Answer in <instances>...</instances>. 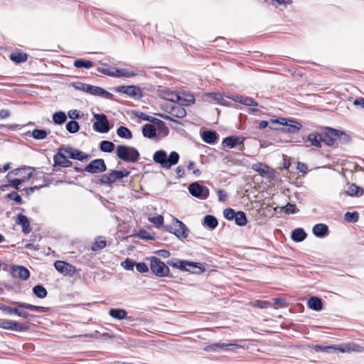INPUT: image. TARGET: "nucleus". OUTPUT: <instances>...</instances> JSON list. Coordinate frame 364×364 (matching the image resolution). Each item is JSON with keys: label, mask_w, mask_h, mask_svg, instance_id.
<instances>
[{"label": "nucleus", "mask_w": 364, "mask_h": 364, "mask_svg": "<svg viewBox=\"0 0 364 364\" xmlns=\"http://www.w3.org/2000/svg\"><path fill=\"white\" fill-rule=\"evenodd\" d=\"M180 156L176 151H172L167 155L166 151L158 150L153 154V161L165 169H170L173 166L178 163Z\"/></svg>", "instance_id": "nucleus-1"}, {"label": "nucleus", "mask_w": 364, "mask_h": 364, "mask_svg": "<svg viewBox=\"0 0 364 364\" xmlns=\"http://www.w3.org/2000/svg\"><path fill=\"white\" fill-rule=\"evenodd\" d=\"M116 155L120 160L127 163H135L140 158V154L135 147L127 145H118Z\"/></svg>", "instance_id": "nucleus-2"}, {"label": "nucleus", "mask_w": 364, "mask_h": 364, "mask_svg": "<svg viewBox=\"0 0 364 364\" xmlns=\"http://www.w3.org/2000/svg\"><path fill=\"white\" fill-rule=\"evenodd\" d=\"M150 261V270L151 273L158 277L173 278V275L170 273L169 265L165 263L159 257L151 256L149 258Z\"/></svg>", "instance_id": "nucleus-3"}, {"label": "nucleus", "mask_w": 364, "mask_h": 364, "mask_svg": "<svg viewBox=\"0 0 364 364\" xmlns=\"http://www.w3.org/2000/svg\"><path fill=\"white\" fill-rule=\"evenodd\" d=\"M173 221L178 225V228H173L172 225H163V229L171 234H173L181 240L187 238L190 232L188 227L175 217H173Z\"/></svg>", "instance_id": "nucleus-4"}, {"label": "nucleus", "mask_w": 364, "mask_h": 364, "mask_svg": "<svg viewBox=\"0 0 364 364\" xmlns=\"http://www.w3.org/2000/svg\"><path fill=\"white\" fill-rule=\"evenodd\" d=\"M269 122L272 124L282 125V129L284 132L296 134L302 128V124L300 122L290 119L279 117L274 119H271Z\"/></svg>", "instance_id": "nucleus-5"}, {"label": "nucleus", "mask_w": 364, "mask_h": 364, "mask_svg": "<svg viewBox=\"0 0 364 364\" xmlns=\"http://www.w3.org/2000/svg\"><path fill=\"white\" fill-rule=\"evenodd\" d=\"M95 122L93 123V129L98 133H107L112 129V126L105 114H94Z\"/></svg>", "instance_id": "nucleus-6"}, {"label": "nucleus", "mask_w": 364, "mask_h": 364, "mask_svg": "<svg viewBox=\"0 0 364 364\" xmlns=\"http://www.w3.org/2000/svg\"><path fill=\"white\" fill-rule=\"evenodd\" d=\"M188 189L192 196L200 200H205L210 195V191L208 188L204 185H202L198 181L193 182L189 184Z\"/></svg>", "instance_id": "nucleus-7"}, {"label": "nucleus", "mask_w": 364, "mask_h": 364, "mask_svg": "<svg viewBox=\"0 0 364 364\" xmlns=\"http://www.w3.org/2000/svg\"><path fill=\"white\" fill-rule=\"evenodd\" d=\"M0 328L16 332H26L30 330V326L28 324L4 318H0Z\"/></svg>", "instance_id": "nucleus-8"}, {"label": "nucleus", "mask_w": 364, "mask_h": 364, "mask_svg": "<svg viewBox=\"0 0 364 364\" xmlns=\"http://www.w3.org/2000/svg\"><path fill=\"white\" fill-rule=\"evenodd\" d=\"M114 90L117 92L125 94L134 100H139L143 97L141 90L137 85H120L115 87Z\"/></svg>", "instance_id": "nucleus-9"}, {"label": "nucleus", "mask_w": 364, "mask_h": 364, "mask_svg": "<svg viewBox=\"0 0 364 364\" xmlns=\"http://www.w3.org/2000/svg\"><path fill=\"white\" fill-rule=\"evenodd\" d=\"M35 168L31 166H23L19 168H14L9 171L6 178H10L11 176H17L18 178L23 179V183L28 181L33 176Z\"/></svg>", "instance_id": "nucleus-10"}, {"label": "nucleus", "mask_w": 364, "mask_h": 364, "mask_svg": "<svg viewBox=\"0 0 364 364\" xmlns=\"http://www.w3.org/2000/svg\"><path fill=\"white\" fill-rule=\"evenodd\" d=\"M107 169V165L103 159H93L84 167L86 172L92 174L101 173L106 171Z\"/></svg>", "instance_id": "nucleus-11"}, {"label": "nucleus", "mask_w": 364, "mask_h": 364, "mask_svg": "<svg viewBox=\"0 0 364 364\" xmlns=\"http://www.w3.org/2000/svg\"><path fill=\"white\" fill-rule=\"evenodd\" d=\"M63 151L65 152V146L59 147L58 149V152L53 156V171H58L55 168L56 166L68 168L73 165V162L65 156Z\"/></svg>", "instance_id": "nucleus-12"}, {"label": "nucleus", "mask_w": 364, "mask_h": 364, "mask_svg": "<svg viewBox=\"0 0 364 364\" xmlns=\"http://www.w3.org/2000/svg\"><path fill=\"white\" fill-rule=\"evenodd\" d=\"M338 132L339 129L330 127H324L321 128L323 142L328 146H333L336 142Z\"/></svg>", "instance_id": "nucleus-13"}, {"label": "nucleus", "mask_w": 364, "mask_h": 364, "mask_svg": "<svg viewBox=\"0 0 364 364\" xmlns=\"http://www.w3.org/2000/svg\"><path fill=\"white\" fill-rule=\"evenodd\" d=\"M233 348H240V346L235 343H225L222 342H218L213 344L205 346L203 350L208 353H218L231 350Z\"/></svg>", "instance_id": "nucleus-14"}, {"label": "nucleus", "mask_w": 364, "mask_h": 364, "mask_svg": "<svg viewBox=\"0 0 364 364\" xmlns=\"http://www.w3.org/2000/svg\"><path fill=\"white\" fill-rule=\"evenodd\" d=\"M245 139L246 138L242 136L230 135L223 139L222 146L229 149H233L241 145L244 146Z\"/></svg>", "instance_id": "nucleus-15"}, {"label": "nucleus", "mask_w": 364, "mask_h": 364, "mask_svg": "<svg viewBox=\"0 0 364 364\" xmlns=\"http://www.w3.org/2000/svg\"><path fill=\"white\" fill-rule=\"evenodd\" d=\"M11 274L13 277L20 279L21 280H27L31 275L28 268L22 265L12 264L11 265Z\"/></svg>", "instance_id": "nucleus-16"}, {"label": "nucleus", "mask_w": 364, "mask_h": 364, "mask_svg": "<svg viewBox=\"0 0 364 364\" xmlns=\"http://www.w3.org/2000/svg\"><path fill=\"white\" fill-rule=\"evenodd\" d=\"M65 152L68 154L69 159L80 161H84L91 157L90 154L72 146L65 147Z\"/></svg>", "instance_id": "nucleus-17"}, {"label": "nucleus", "mask_w": 364, "mask_h": 364, "mask_svg": "<svg viewBox=\"0 0 364 364\" xmlns=\"http://www.w3.org/2000/svg\"><path fill=\"white\" fill-rule=\"evenodd\" d=\"M73 86L80 91L88 93L93 96H97L100 89L99 86L92 85L82 82H75L73 83Z\"/></svg>", "instance_id": "nucleus-18"}, {"label": "nucleus", "mask_w": 364, "mask_h": 364, "mask_svg": "<svg viewBox=\"0 0 364 364\" xmlns=\"http://www.w3.org/2000/svg\"><path fill=\"white\" fill-rule=\"evenodd\" d=\"M13 305H15L19 308L28 309L31 311H36L42 313H47L51 311V308L47 306H36L26 302L21 301H10Z\"/></svg>", "instance_id": "nucleus-19"}, {"label": "nucleus", "mask_w": 364, "mask_h": 364, "mask_svg": "<svg viewBox=\"0 0 364 364\" xmlns=\"http://www.w3.org/2000/svg\"><path fill=\"white\" fill-rule=\"evenodd\" d=\"M200 136L204 142L209 144H215L219 140V134L215 130L200 131Z\"/></svg>", "instance_id": "nucleus-20"}, {"label": "nucleus", "mask_w": 364, "mask_h": 364, "mask_svg": "<svg viewBox=\"0 0 364 364\" xmlns=\"http://www.w3.org/2000/svg\"><path fill=\"white\" fill-rule=\"evenodd\" d=\"M230 98L236 102L246 106H258V102L254 98L250 97L241 95H233L232 97H230Z\"/></svg>", "instance_id": "nucleus-21"}, {"label": "nucleus", "mask_w": 364, "mask_h": 364, "mask_svg": "<svg viewBox=\"0 0 364 364\" xmlns=\"http://www.w3.org/2000/svg\"><path fill=\"white\" fill-rule=\"evenodd\" d=\"M363 346L353 342L340 344L338 348V352L341 353L363 352Z\"/></svg>", "instance_id": "nucleus-22"}, {"label": "nucleus", "mask_w": 364, "mask_h": 364, "mask_svg": "<svg viewBox=\"0 0 364 364\" xmlns=\"http://www.w3.org/2000/svg\"><path fill=\"white\" fill-rule=\"evenodd\" d=\"M55 269L65 275L70 274L71 271L75 269L72 264L61 260H57L54 262Z\"/></svg>", "instance_id": "nucleus-23"}, {"label": "nucleus", "mask_w": 364, "mask_h": 364, "mask_svg": "<svg viewBox=\"0 0 364 364\" xmlns=\"http://www.w3.org/2000/svg\"><path fill=\"white\" fill-rule=\"evenodd\" d=\"M16 223L22 227V232L24 234H28L31 231L29 219L25 215L22 213L17 215Z\"/></svg>", "instance_id": "nucleus-24"}, {"label": "nucleus", "mask_w": 364, "mask_h": 364, "mask_svg": "<svg viewBox=\"0 0 364 364\" xmlns=\"http://www.w3.org/2000/svg\"><path fill=\"white\" fill-rule=\"evenodd\" d=\"M167 264L170 267L178 269L182 272H185L187 270V267L188 266V260L181 259L178 258L173 257L167 261Z\"/></svg>", "instance_id": "nucleus-25"}, {"label": "nucleus", "mask_w": 364, "mask_h": 364, "mask_svg": "<svg viewBox=\"0 0 364 364\" xmlns=\"http://www.w3.org/2000/svg\"><path fill=\"white\" fill-rule=\"evenodd\" d=\"M307 306L315 311H320L323 307V300L316 296H312L307 301Z\"/></svg>", "instance_id": "nucleus-26"}, {"label": "nucleus", "mask_w": 364, "mask_h": 364, "mask_svg": "<svg viewBox=\"0 0 364 364\" xmlns=\"http://www.w3.org/2000/svg\"><path fill=\"white\" fill-rule=\"evenodd\" d=\"M313 234L318 238H323L328 235V227L324 223L316 224L312 229Z\"/></svg>", "instance_id": "nucleus-27"}, {"label": "nucleus", "mask_w": 364, "mask_h": 364, "mask_svg": "<svg viewBox=\"0 0 364 364\" xmlns=\"http://www.w3.org/2000/svg\"><path fill=\"white\" fill-rule=\"evenodd\" d=\"M188 263L190 265L186 266L187 270L186 272H188L192 274H200L205 271V266L200 262L188 260Z\"/></svg>", "instance_id": "nucleus-28"}, {"label": "nucleus", "mask_w": 364, "mask_h": 364, "mask_svg": "<svg viewBox=\"0 0 364 364\" xmlns=\"http://www.w3.org/2000/svg\"><path fill=\"white\" fill-rule=\"evenodd\" d=\"M202 225L210 230H215L218 225V221L216 217L213 215H206L204 216Z\"/></svg>", "instance_id": "nucleus-29"}, {"label": "nucleus", "mask_w": 364, "mask_h": 364, "mask_svg": "<svg viewBox=\"0 0 364 364\" xmlns=\"http://www.w3.org/2000/svg\"><path fill=\"white\" fill-rule=\"evenodd\" d=\"M49 132H50L46 129L36 128L32 132H27L26 135L28 136H32L36 140H43L48 136Z\"/></svg>", "instance_id": "nucleus-30"}, {"label": "nucleus", "mask_w": 364, "mask_h": 364, "mask_svg": "<svg viewBox=\"0 0 364 364\" xmlns=\"http://www.w3.org/2000/svg\"><path fill=\"white\" fill-rule=\"evenodd\" d=\"M308 141L311 142V144L317 148L322 146L321 142H323L322 133L321 132H312L307 136Z\"/></svg>", "instance_id": "nucleus-31"}, {"label": "nucleus", "mask_w": 364, "mask_h": 364, "mask_svg": "<svg viewBox=\"0 0 364 364\" xmlns=\"http://www.w3.org/2000/svg\"><path fill=\"white\" fill-rule=\"evenodd\" d=\"M108 314L116 320H123L127 318V311L124 309L112 308L109 310Z\"/></svg>", "instance_id": "nucleus-32"}, {"label": "nucleus", "mask_w": 364, "mask_h": 364, "mask_svg": "<svg viewBox=\"0 0 364 364\" xmlns=\"http://www.w3.org/2000/svg\"><path fill=\"white\" fill-rule=\"evenodd\" d=\"M170 114L176 118H183L186 115V109L180 105L178 103L177 105H173L171 107V110L168 112Z\"/></svg>", "instance_id": "nucleus-33"}, {"label": "nucleus", "mask_w": 364, "mask_h": 364, "mask_svg": "<svg viewBox=\"0 0 364 364\" xmlns=\"http://www.w3.org/2000/svg\"><path fill=\"white\" fill-rule=\"evenodd\" d=\"M307 237V234L301 228H297L291 232V240L296 242L304 241Z\"/></svg>", "instance_id": "nucleus-34"}, {"label": "nucleus", "mask_w": 364, "mask_h": 364, "mask_svg": "<svg viewBox=\"0 0 364 364\" xmlns=\"http://www.w3.org/2000/svg\"><path fill=\"white\" fill-rule=\"evenodd\" d=\"M142 134L144 137L154 139L156 136V129L151 124H146L142 127Z\"/></svg>", "instance_id": "nucleus-35"}, {"label": "nucleus", "mask_w": 364, "mask_h": 364, "mask_svg": "<svg viewBox=\"0 0 364 364\" xmlns=\"http://www.w3.org/2000/svg\"><path fill=\"white\" fill-rule=\"evenodd\" d=\"M363 193L364 190L362 187L357 186L355 183H351L346 193L351 197H360L363 195Z\"/></svg>", "instance_id": "nucleus-36"}, {"label": "nucleus", "mask_w": 364, "mask_h": 364, "mask_svg": "<svg viewBox=\"0 0 364 364\" xmlns=\"http://www.w3.org/2000/svg\"><path fill=\"white\" fill-rule=\"evenodd\" d=\"M67 119L68 116L63 111L55 112L52 115L53 122L55 125H62L67 121Z\"/></svg>", "instance_id": "nucleus-37"}, {"label": "nucleus", "mask_w": 364, "mask_h": 364, "mask_svg": "<svg viewBox=\"0 0 364 364\" xmlns=\"http://www.w3.org/2000/svg\"><path fill=\"white\" fill-rule=\"evenodd\" d=\"M161 98L165 100L170 101L171 102L177 103L178 100H180V95L177 92L171 90L163 91L161 94Z\"/></svg>", "instance_id": "nucleus-38"}, {"label": "nucleus", "mask_w": 364, "mask_h": 364, "mask_svg": "<svg viewBox=\"0 0 364 364\" xmlns=\"http://www.w3.org/2000/svg\"><path fill=\"white\" fill-rule=\"evenodd\" d=\"M73 65L76 68L90 69L94 66V63L92 61L89 60L78 58L74 61Z\"/></svg>", "instance_id": "nucleus-39"}, {"label": "nucleus", "mask_w": 364, "mask_h": 364, "mask_svg": "<svg viewBox=\"0 0 364 364\" xmlns=\"http://www.w3.org/2000/svg\"><path fill=\"white\" fill-rule=\"evenodd\" d=\"M130 171L124 168L122 170H111V175L114 183L118 180H121L125 177L129 176Z\"/></svg>", "instance_id": "nucleus-40"}, {"label": "nucleus", "mask_w": 364, "mask_h": 364, "mask_svg": "<svg viewBox=\"0 0 364 364\" xmlns=\"http://www.w3.org/2000/svg\"><path fill=\"white\" fill-rule=\"evenodd\" d=\"M92 181L94 180L92 179ZM95 182L97 184H102V185H111L114 183L112 176L111 175V171L108 173H104L101 175L99 178H96Z\"/></svg>", "instance_id": "nucleus-41"}, {"label": "nucleus", "mask_w": 364, "mask_h": 364, "mask_svg": "<svg viewBox=\"0 0 364 364\" xmlns=\"http://www.w3.org/2000/svg\"><path fill=\"white\" fill-rule=\"evenodd\" d=\"M33 294L38 299H44L48 295L46 289L42 284H36L32 289Z\"/></svg>", "instance_id": "nucleus-42"}, {"label": "nucleus", "mask_w": 364, "mask_h": 364, "mask_svg": "<svg viewBox=\"0 0 364 364\" xmlns=\"http://www.w3.org/2000/svg\"><path fill=\"white\" fill-rule=\"evenodd\" d=\"M233 220L235 221V223L238 226H245L247 223L246 214L242 210L237 211Z\"/></svg>", "instance_id": "nucleus-43"}, {"label": "nucleus", "mask_w": 364, "mask_h": 364, "mask_svg": "<svg viewBox=\"0 0 364 364\" xmlns=\"http://www.w3.org/2000/svg\"><path fill=\"white\" fill-rule=\"evenodd\" d=\"M10 59L13 62L18 64V63L26 62L28 59V55L26 53H21V52L11 53L10 55Z\"/></svg>", "instance_id": "nucleus-44"}, {"label": "nucleus", "mask_w": 364, "mask_h": 364, "mask_svg": "<svg viewBox=\"0 0 364 364\" xmlns=\"http://www.w3.org/2000/svg\"><path fill=\"white\" fill-rule=\"evenodd\" d=\"M117 134L122 139H130L132 138V132L124 126H120L117 129Z\"/></svg>", "instance_id": "nucleus-45"}, {"label": "nucleus", "mask_w": 364, "mask_h": 364, "mask_svg": "<svg viewBox=\"0 0 364 364\" xmlns=\"http://www.w3.org/2000/svg\"><path fill=\"white\" fill-rule=\"evenodd\" d=\"M114 144L110 141L102 140L100 143V149L102 152L111 153L114 151Z\"/></svg>", "instance_id": "nucleus-46"}, {"label": "nucleus", "mask_w": 364, "mask_h": 364, "mask_svg": "<svg viewBox=\"0 0 364 364\" xmlns=\"http://www.w3.org/2000/svg\"><path fill=\"white\" fill-rule=\"evenodd\" d=\"M351 141V137L349 134H346L345 132L339 130L338 137L336 139L337 144H348Z\"/></svg>", "instance_id": "nucleus-47"}, {"label": "nucleus", "mask_w": 364, "mask_h": 364, "mask_svg": "<svg viewBox=\"0 0 364 364\" xmlns=\"http://www.w3.org/2000/svg\"><path fill=\"white\" fill-rule=\"evenodd\" d=\"M102 236H99L97 237L96 241L92 245L91 250L93 252H97L99 250H102L107 245V242L105 240H102Z\"/></svg>", "instance_id": "nucleus-48"}, {"label": "nucleus", "mask_w": 364, "mask_h": 364, "mask_svg": "<svg viewBox=\"0 0 364 364\" xmlns=\"http://www.w3.org/2000/svg\"><path fill=\"white\" fill-rule=\"evenodd\" d=\"M65 129L70 134H75L79 132L80 127L77 121L70 120L67 122Z\"/></svg>", "instance_id": "nucleus-49"}, {"label": "nucleus", "mask_w": 364, "mask_h": 364, "mask_svg": "<svg viewBox=\"0 0 364 364\" xmlns=\"http://www.w3.org/2000/svg\"><path fill=\"white\" fill-rule=\"evenodd\" d=\"M154 124L156 127V130H159V132L164 136H167L169 133L168 128L166 126V124L162 120L157 119L156 122H154Z\"/></svg>", "instance_id": "nucleus-50"}, {"label": "nucleus", "mask_w": 364, "mask_h": 364, "mask_svg": "<svg viewBox=\"0 0 364 364\" xmlns=\"http://www.w3.org/2000/svg\"><path fill=\"white\" fill-rule=\"evenodd\" d=\"M9 186L14 188L16 191H23V189L21 188L20 185L23 183V179L22 178H12L11 176L10 178H6Z\"/></svg>", "instance_id": "nucleus-51"}, {"label": "nucleus", "mask_w": 364, "mask_h": 364, "mask_svg": "<svg viewBox=\"0 0 364 364\" xmlns=\"http://www.w3.org/2000/svg\"><path fill=\"white\" fill-rule=\"evenodd\" d=\"M35 176H36L37 178H41L43 181V182L45 183L44 184L42 185L43 188L48 187L53 180L52 173H43V172H38V173H36Z\"/></svg>", "instance_id": "nucleus-52"}, {"label": "nucleus", "mask_w": 364, "mask_h": 364, "mask_svg": "<svg viewBox=\"0 0 364 364\" xmlns=\"http://www.w3.org/2000/svg\"><path fill=\"white\" fill-rule=\"evenodd\" d=\"M133 114L136 117L140 118L141 119H142L144 121L151 122L153 124H154L156 120H157V118L154 117L150 116V115H148L145 112H139V111H137V110H134L133 111Z\"/></svg>", "instance_id": "nucleus-53"}, {"label": "nucleus", "mask_w": 364, "mask_h": 364, "mask_svg": "<svg viewBox=\"0 0 364 364\" xmlns=\"http://www.w3.org/2000/svg\"><path fill=\"white\" fill-rule=\"evenodd\" d=\"M18 191H12L4 196L5 199L14 200L17 204L22 205L24 203L21 196L18 193Z\"/></svg>", "instance_id": "nucleus-54"}, {"label": "nucleus", "mask_w": 364, "mask_h": 364, "mask_svg": "<svg viewBox=\"0 0 364 364\" xmlns=\"http://www.w3.org/2000/svg\"><path fill=\"white\" fill-rule=\"evenodd\" d=\"M136 236L140 239L146 240H154L156 239L155 233H150L144 229H140Z\"/></svg>", "instance_id": "nucleus-55"}, {"label": "nucleus", "mask_w": 364, "mask_h": 364, "mask_svg": "<svg viewBox=\"0 0 364 364\" xmlns=\"http://www.w3.org/2000/svg\"><path fill=\"white\" fill-rule=\"evenodd\" d=\"M344 219L348 223H355L358 221L359 214L357 211L346 212L344 214Z\"/></svg>", "instance_id": "nucleus-56"}, {"label": "nucleus", "mask_w": 364, "mask_h": 364, "mask_svg": "<svg viewBox=\"0 0 364 364\" xmlns=\"http://www.w3.org/2000/svg\"><path fill=\"white\" fill-rule=\"evenodd\" d=\"M281 211L287 214H295L299 213V210L296 208L295 204L287 203L286 205L281 207Z\"/></svg>", "instance_id": "nucleus-57"}, {"label": "nucleus", "mask_w": 364, "mask_h": 364, "mask_svg": "<svg viewBox=\"0 0 364 364\" xmlns=\"http://www.w3.org/2000/svg\"><path fill=\"white\" fill-rule=\"evenodd\" d=\"M236 213H237V211H235L233 208H227L223 211V215L226 220L232 221L235 216Z\"/></svg>", "instance_id": "nucleus-58"}, {"label": "nucleus", "mask_w": 364, "mask_h": 364, "mask_svg": "<svg viewBox=\"0 0 364 364\" xmlns=\"http://www.w3.org/2000/svg\"><path fill=\"white\" fill-rule=\"evenodd\" d=\"M180 100L177 101V103H178L182 107L183 106H188L191 104H193L195 102V97L193 95H191L188 98H184L181 96H180Z\"/></svg>", "instance_id": "nucleus-59"}, {"label": "nucleus", "mask_w": 364, "mask_h": 364, "mask_svg": "<svg viewBox=\"0 0 364 364\" xmlns=\"http://www.w3.org/2000/svg\"><path fill=\"white\" fill-rule=\"evenodd\" d=\"M67 116L71 119V120H76L80 119L83 116V113L77 109H70L68 111Z\"/></svg>", "instance_id": "nucleus-60"}, {"label": "nucleus", "mask_w": 364, "mask_h": 364, "mask_svg": "<svg viewBox=\"0 0 364 364\" xmlns=\"http://www.w3.org/2000/svg\"><path fill=\"white\" fill-rule=\"evenodd\" d=\"M135 262L129 258H127L124 261L122 262L121 265L126 270H133L135 267Z\"/></svg>", "instance_id": "nucleus-61"}, {"label": "nucleus", "mask_w": 364, "mask_h": 364, "mask_svg": "<svg viewBox=\"0 0 364 364\" xmlns=\"http://www.w3.org/2000/svg\"><path fill=\"white\" fill-rule=\"evenodd\" d=\"M17 309H18V306L17 307H11L9 306H6L2 303H0V310L8 314H16L17 312Z\"/></svg>", "instance_id": "nucleus-62"}, {"label": "nucleus", "mask_w": 364, "mask_h": 364, "mask_svg": "<svg viewBox=\"0 0 364 364\" xmlns=\"http://www.w3.org/2000/svg\"><path fill=\"white\" fill-rule=\"evenodd\" d=\"M149 220L154 223L156 228H160L164 223V217L162 215H157L155 217H151Z\"/></svg>", "instance_id": "nucleus-63"}, {"label": "nucleus", "mask_w": 364, "mask_h": 364, "mask_svg": "<svg viewBox=\"0 0 364 364\" xmlns=\"http://www.w3.org/2000/svg\"><path fill=\"white\" fill-rule=\"evenodd\" d=\"M135 267L137 272H139V273L144 274L149 272V267L144 262H135Z\"/></svg>", "instance_id": "nucleus-64"}]
</instances>
